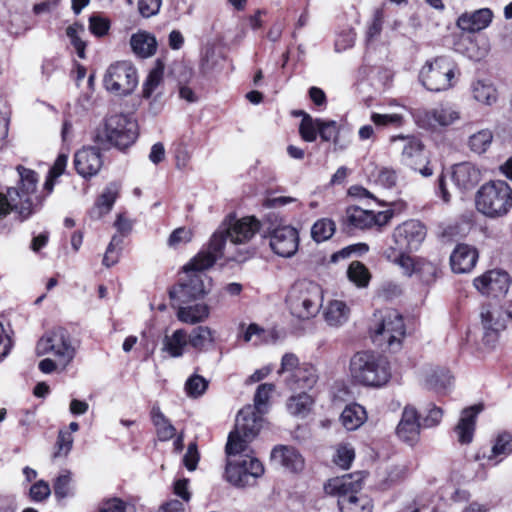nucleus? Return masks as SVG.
<instances>
[{
    "mask_svg": "<svg viewBox=\"0 0 512 512\" xmlns=\"http://www.w3.org/2000/svg\"><path fill=\"white\" fill-rule=\"evenodd\" d=\"M223 237L216 234L210 239L208 248L200 251L184 266L186 279L170 291L175 301L191 302L203 298L211 289V278L204 271L214 265L222 257Z\"/></svg>",
    "mask_w": 512,
    "mask_h": 512,
    "instance_id": "1",
    "label": "nucleus"
},
{
    "mask_svg": "<svg viewBox=\"0 0 512 512\" xmlns=\"http://www.w3.org/2000/svg\"><path fill=\"white\" fill-rule=\"evenodd\" d=\"M226 465L224 479L237 488L251 487L263 476V464L250 453L249 448L226 443Z\"/></svg>",
    "mask_w": 512,
    "mask_h": 512,
    "instance_id": "2",
    "label": "nucleus"
},
{
    "mask_svg": "<svg viewBox=\"0 0 512 512\" xmlns=\"http://www.w3.org/2000/svg\"><path fill=\"white\" fill-rule=\"evenodd\" d=\"M349 373L355 383L367 387H382L391 378L388 360L372 351L355 353L350 359Z\"/></svg>",
    "mask_w": 512,
    "mask_h": 512,
    "instance_id": "3",
    "label": "nucleus"
},
{
    "mask_svg": "<svg viewBox=\"0 0 512 512\" xmlns=\"http://www.w3.org/2000/svg\"><path fill=\"white\" fill-rule=\"evenodd\" d=\"M361 473L346 474L330 479L324 486L325 492L338 497L342 512H371L373 505L365 495H357L362 489Z\"/></svg>",
    "mask_w": 512,
    "mask_h": 512,
    "instance_id": "4",
    "label": "nucleus"
},
{
    "mask_svg": "<svg viewBox=\"0 0 512 512\" xmlns=\"http://www.w3.org/2000/svg\"><path fill=\"white\" fill-rule=\"evenodd\" d=\"M138 137V124L129 114H113L95 131L94 140L101 145H113L125 149Z\"/></svg>",
    "mask_w": 512,
    "mask_h": 512,
    "instance_id": "5",
    "label": "nucleus"
},
{
    "mask_svg": "<svg viewBox=\"0 0 512 512\" xmlns=\"http://www.w3.org/2000/svg\"><path fill=\"white\" fill-rule=\"evenodd\" d=\"M477 210L489 218L506 216L512 209V188L504 180L483 184L476 193Z\"/></svg>",
    "mask_w": 512,
    "mask_h": 512,
    "instance_id": "6",
    "label": "nucleus"
},
{
    "mask_svg": "<svg viewBox=\"0 0 512 512\" xmlns=\"http://www.w3.org/2000/svg\"><path fill=\"white\" fill-rule=\"evenodd\" d=\"M286 301L294 317L308 320L319 313L323 302V291L314 282H297L291 287Z\"/></svg>",
    "mask_w": 512,
    "mask_h": 512,
    "instance_id": "7",
    "label": "nucleus"
},
{
    "mask_svg": "<svg viewBox=\"0 0 512 512\" xmlns=\"http://www.w3.org/2000/svg\"><path fill=\"white\" fill-rule=\"evenodd\" d=\"M19 183L17 187L7 189L8 196L14 202V209L22 220L29 218L42 206L43 198L33 194L38 184V176L35 171L23 166L17 167Z\"/></svg>",
    "mask_w": 512,
    "mask_h": 512,
    "instance_id": "8",
    "label": "nucleus"
},
{
    "mask_svg": "<svg viewBox=\"0 0 512 512\" xmlns=\"http://www.w3.org/2000/svg\"><path fill=\"white\" fill-rule=\"evenodd\" d=\"M38 356L52 355L59 359L61 370H66L76 356V347L73 345L69 333L61 328H54L46 332L36 344Z\"/></svg>",
    "mask_w": 512,
    "mask_h": 512,
    "instance_id": "9",
    "label": "nucleus"
},
{
    "mask_svg": "<svg viewBox=\"0 0 512 512\" xmlns=\"http://www.w3.org/2000/svg\"><path fill=\"white\" fill-rule=\"evenodd\" d=\"M270 226L267 229V238L271 250L278 256L290 258L298 251L299 234L291 225L284 224L274 214L267 216Z\"/></svg>",
    "mask_w": 512,
    "mask_h": 512,
    "instance_id": "10",
    "label": "nucleus"
},
{
    "mask_svg": "<svg viewBox=\"0 0 512 512\" xmlns=\"http://www.w3.org/2000/svg\"><path fill=\"white\" fill-rule=\"evenodd\" d=\"M455 67L444 57L428 60L419 72V81L431 92L446 91L453 87Z\"/></svg>",
    "mask_w": 512,
    "mask_h": 512,
    "instance_id": "11",
    "label": "nucleus"
},
{
    "mask_svg": "<svg viewBox=\"0 0 512 512\" xmlns=\"http://www.w3.org/2000/svg\"><path fill=\"white\" fill-rule=\"evenodd\" d=\"M426 235V226L419 220L412 219L399 224L392 232L393 245L385 251L386 258L391 259L396 251H417Z\"/></svg>",
    "mask_w": 512,
    "mask_h": 512,
    "instance_id": "12",
    "label": "nucleus"
},
{
    "mask_svg": "<svg viewBox=\"0 0 512 512\" xmlns=\"http://www.w3.org/2000/svg\"><path fill=\"white\" fill-rule=\"evenodd\" d=\"M262 425V415L252 405L242 408L235 421V428L230 432L227 443L232 446L249 448V443L256 437Z\"/></svg>",
    "mask_w": 512,
    "mask_h": 512,
    "instance_id": "13",
    "label": "nucleus"
},
{
    "mask_svg": "<svg viewBox=\"0 0 512 512\" xmlns=\"http://www.w3.org/2000/svg\"><path fill=\"white\" fill-rule=\"evenodd\" d=\"M405 336L403 317L395 310L387 311L373 329V341L386 343L391 350L399 349Z\"/></svg>",
    "mask_w": 512,
    "mask_h": 512,
    "instance_id": "14",
    "label": "nucleus"
},
{
    "mask_svg": "<svg viewBox=\"0 0 512 512\" xmlns=\"http://www.w3.org/2000/svg\"><path fill=\"white\" fill-rule=\"evenodd\" d=\"M103 82L109 92L116 95L130 94L138 83L136 69L129 62H116L107 69Z\"/></svg>",
    "mask_w": 512,
    "mask_h": 512,
    "instance_id": "15",
    "label": "nucleus"
},
{
    "mask_svg": "<svg viewBox=\"0 0 512 512\" xmlns=\"http://www.w3.org/2000/svg\"><path fill=\"white\" fill-rule=\"evenodd\" d=\"M416 124L423 129H435L454 124L460 119V112L450 104L434 108H418L411 112Z\"/></svg>",
    "mask_w": 512,
    "mask_h": 512,
    "instance_id": "16",
    "label": "nucleus"
},
{
    "mask_svg": "<svg viewBox=\"0 0 512 512\" xmlns=\"http://www.w3.org/2000/svg\"><path fill=\"white\" fill-rule=\"evenodd\" d=\"M225 227L216 231L211 239L216 234H221L223 237L222 256L226 250V239L230 240L232 245L243 244L248 242L254 237L260 228L259 221L254 217H243L241 219H230L228 223L224 224Z\"/></svg>",
    "mask_w": 512,
    "mask_h": 512,
    "instance_id": "17",
    "label": "nucleus"
},
{
    "mask_svg": "<svg viewBox=\"0 0 512 512\" xmlns=\"http://www.w3.org/2000/svg\"><path fill=\"white\" fill-rule=\"evenodd\" d=\"M508 311L483 308L480 314L483 329L482 342L489 350L494 349L499 341L500 333L507 326Z\"/></svg>",
    "mask_w": 512,
    "mask_h": 512,
    "instance_id": "18",
    "label": "nucleus"
},
{
    "mask_svg": "<svg viewBox=\"0 0 512 512\" xmlns=\"http://www.w3.org/2000/svg\"><path fill=\"white\" fill-rule=\"evenodd\" d=\"M393 215L392 210L374 213L371 210H365L358 206H350L346 209V223L354 229L381 228L391 221Z\"/></svg>",
    "mask_w": 512,
    "mask_h": 512,
    "instance_id": "19",
    "label": "nucleus"
},
{
    "mask_svg": "<svg viewBox=\"0 0 512 512\" xmlns=\"http://www.w3.org/2000/svg\"><path fill=\"white\" fill-rule=\"evenodd\" d=\"M411 251H396L390 261L399 265L407 276L418 274L425 282L431 281L436 273V267L424 259H414L409 253Z\"/></svg>",
    "mask_w": 512,
    "mask_h": 512,
    "instance_id": "20",
    "label": "nucleus"
},
{
    "mask_svg": "<svg viewBox=\"0 0 512 512\" xmlns=\"http://www.w3.org/2000/svg\"><path fill=\"white\" fill-rule=\"evenodd\" d=\"M509 275L501 270H490L474 279L475 288L486 295H504L509 289Z\"/></svg>",
    "mask_w": 512,
    "mask_h": 512,
    "instance_id": "21",
    "label": "nucleus"
},
{
    "mask_svg": "<svg viewBox=\"0 0 512 512\" xmlns=\"http://www.w3.org/2000/svg\"><path fill=\"white\" fill-rule=\"evenodd\" d=\"M391 142L402 141L401 162L412 169H418V165L426 163L424 155V146L422 142L414 136H392Z\"/></svg>",
    "mask_w": 512,
    "mask_h": 512,
    "instance_id": "22",
    "label": "nucleus"
},
{
    "mask_svg": "<svg viewBox=\"0 0 512 512\" xmlns=\"http://www.w3.org/2000/svg\"><path fill=\"white\" fill-rule=\"evenodd\" d=\"M420 429L421 424L417 410L411 405L405 406L396 428L397 436L409 445H414L419 439Z\"/></svg>",
    "mask_w": 512,
    "mask_h": 512,
    "instance_id": "23",
    "label": "nucleus"
},
{
    "mask_svg": "<svg viewBox=\"0 0 512 512\" xmlns=\"http://www.w3.org/2000/svg\"><path fill=\"white\" fill-rule=\"evenodd\" d=\"M74 165L76 171L82 177L96 175L102 166V158L99 149L88 147L79 150L75 154Z\"/></svg>",
    "mask_w": 512,
    "mask_h": 512,
    "instance_id": "24",
    "label": "nucleus"
},
{
    "mask_svg": "<svg viewBox=\"0 0 512 512\" xmlns=\"http://www.w3.org/2000/svg\"><path fill=\"white\" fill-rule=\"evenodd\" d=\"M210 316V307L204 302L177 301V319L188 325H196L206 321Z\"/></svg>",
    "mask_w": 512,
    "mask_h": 512,
    "instance_id": "25",
    "label": "nucleus"
},
{
    "mask_svg": "<svg viewBox=\"0 0 512 512\" xmlns=\"http://www.w3.org/2000/svg\"><path fill=\"white\" fill-rule=\"evenodd\" d=\"M492 18L493 12L489 8H481L461 14L456 25L464 32L475 33L487 28L492 22Z\"/></svg>",
    "mask_w": 512,
    "mask_h": 512,
    "instance_id": "26",
    "label": "nucleus"
},
{
    "mask_svg": "<svg viewBox=\"0 0 512 512\" xmlns=\"http://www.w3.org/2000/svg\"><path fill=\"white\" fill-rule=\"evenodd\" d=\"M478 252L468 244H458L450 256V265L455 273H469L476 265Z\"/></svg>",
    "mask_w": 512,
    "mask_h": 512,
    "instance_id": "27",
    "label": "nucleus"
},
{
    "mask_svg": "<svg viewBox=\"0 0 512 512\" xmlns=\"http://www.w3.org/2000/svg\"><path fill=\"white\" fill-rule=\"evenodd\" d=\"M319 379V373L315 366L309 363H303L291 376H285L284 382L290 390H310Z\"/></svg>",
    "mask_w": 512,
    "mask_h": 512,
    "instance_id": "28",
    "label": "nucleus"
},
{
    "mask_svg": "<svg viewBox=\"0 0 512 512\" xmlns=\"http://www.w3.org/2000/svg\"><path fill=\"white\" fill-rule=\"evenodd\" d=\"M482 409L483 406L478 404L468 407L462 411L459 422L455 427V433L459 443L469 444L472 442L476 418Z\"/></svg>",
    "mask_w": 512,
    "mask_h": 512,
    "instance_id": "29",
    "label": "nucleus"
},
{
    "mask_svg": "<svg viewBox=\"0 0 512 512\" xmlns=\"http://www.w3.org/2000/svg\"><path fill=\"white\" fill-rule=\"evenodd\" d=\"M164 67L158 63L150 70L142 85V97L157 103L164 94Z\"/></svg>",
    "mask_w": 512,
    "mask_h": 512,
    "instance_id": "30",
    "label": "nucleus"
},
{
    "mask_svg": "<svg viewBox=\"0 0 512 512\" xmlns=\"http://www.w3.org/2000/svg\"><path fill=\"white\" fill-rule=\"evenodd\" d=\"M271 459L291 472H300L304 468L302 455L291 446H277L271 452Z\"/></svg>",
    "mask_w": 512,
    "mask_h": 512,
    "instance_id": "31",
    "label": "nucleus"
},
{
    "mask_svg": "<svg viewBox=\"0 0 512 512\" xmlns=\"http://www.w3.org/2000/svg\"><path fill=\"white\" fill-rule=\"evenodd\" d=\"M452 180L460 190H470L481 180V173L473 164L464 162L453 167Z\"/></svg>",
    "mask_w": 512,
    "mask_h": 512,
    "instance_id": "32",
    "label": "nucleus"
},
{
    "mask_svg": "<svg viewBox=\"0 0 512 512\" xmlns=\"http://www.w3.org/2000/svg\"><path fill=\"white\" fill-rule=\"evenodd\" d=\"M350 316V308L342 300H330L323 309L325 322L331 327L344 325Z\"/></svg>",
    "mask_w": 512,
    "mask_h": 512,
    "instance_id": "33",
    "label": "nucleus"
},
{
    "mask_svg": "<svg viewBox=\"0 0 512 512\" xmlns=\"http://www.w3.org/2000/svg\"><path fill=\"white\" fill-rule=\"evenodd\" d=\"M189 345L188 333L185 329H177L170 335H165L162 341V351L172 358H179L184 355Z\"/></svg>",
    "mask_w": 512,
    "mask_h": 512,
    "instance_id": "34",
    "label": "nucleus"
},
{
    "mask_svg": "<svg viewBox=\"0 0 512 512\" xmlns=\"http://www.w3.org/2000/svg\"><path fill=\"white\" fill-rule=\"evenodd\" d=\"M215 330L209 326H197L188 334L189 346L198 352H204L216 342Z\"/></svg>",
    "mask_w": 512,
    "mask_h": 512,
    "instance_id": "35",
    "label": "nucleus"
},
{
    "mask_svg": "<svg viewBox=\"0 0 512 512\" xmlns=\"http://www.w3.org/2000/svg\"><path fill=\"white\" fill-rule=\"evenodd\" d=\"M118 193V185L115 183L109 184L98 197L94 208L91 210V216L99 219L109 213L118 197Z\"/></svg>",
    "mask_w": 512,
    "mask_h": 512,
    "instance_id": "36",
    "label": "nucleus"
},
{
    "mask_svg": "<svg viewBox=\"0 0 512 512\" xmlns=\"http://www.w3.org/2000/svg\"><path fill=\"white\" fill-rule=\"evenodd\" d=\"M367 419L366 410L359 404H351L345 407L340 415L342 425L348 431L358 429Z\"/></svg>",
    "mask_w": 512,
    "mask_h": 512,
    "instance_id": "37",
    "label": "nucleus"
},
{
    "mask_svg": "<svg viewBox=\"0 0 512 512\" xmlns=\"http://www.w3.org/2000/svg\"><path fill=\"white\" fill-rule=\"evenodd\" d=\"M151 420L156 428V433L160 441H168L176 434L175 427L170 420L163 414L159 406H153L150 412Z\"/></svg>",
    "mask_w": 512,
    "mask_h": 512,
    "instance_id": "38",
    "label": "nucleus"
},
{
    "mask_svg": "<svg viewBox=\"0 0 512 512\" xmlns=\"http://www.w3.org/2000/svg\"><path fill=\"white\" fill-rule=\"evenodd\" d=\"M510 453H512V435L504 432L497 436L490 453L484 457L493 465H497Z\"/></svg>",
    "mask_w": 512,
    "mask_h": 512,
    "instance_id": "39",
    "label": "nucleus"
},
{
    "mask_svg": "<svg viewBox=\"0 0 512 512\" xmlns=\"http://www.w3.org/2000/svg\"><path fill=\"white\" fill-rule=\"evenodd\" d=\"M314 405V399L306 392L292 395L288 398L286 407L289 414L304 418L306 417Z\"/></svg>",
    "mask_w": 512,
    "mask_h": 512,
    "instance_id": "40",
    "label": "nucleus"
},
{
    "mask_svg": "<svg viewBox=\"0 0 512 512\" xmlns=\"http://www.w3.org/2000/svg\"><path fill=\"white\" fill-rule=\"evenodd\" d=\"M133 51L141 57L152 56L157 48V41L154 36L147 32L134 34L130 40Z\"/></svg>",
    "mask_w": 512,
    "mask_h": 512,
    "instance_id": "41",
    "label": "nucleus"
},
{
    "mask_svg": "<svg viewBox=\"0 0 512 512\" xmlns=\"http://www.w3.org/2000/svg\"><path fill=\"white\" fill-rule=\"evenodd\" d=\"M471 89L474 99L480 103L492 105L497 100V91L489 82L478 80L472 84Z\"/></svg>",
    "mask_w": 512,
    "mask_h": 512,
    "instance_id": "42",
    "label": "nucleus"
},
{
    "mask_svg": "<svg viewBox=\"0 0 512 512\" xmlns=\"http://www.w3.org/2000/svg\"><path fill=\"white\" fill-rule=\"evenodd\" d=\"M492 141V131L490 129H482L469 137L468 147L476 154H483L491 146Z\"/></svg>",
    "mask_w": 512,
    "mask_h": 512,
    "instance_id": "43",
    "label": "nucleus"
},
{
    "mask_svg": "<svg viewBox=\"0 0 512 512\" xmlns=\"http://www.w3.org/2000/svg\"><path fill=\"white\" fill-rule=\"evenodd\" d=\"M348 279L359 288H364L369 284L371 275L366 266L359 262H352L347 270Z\"/></svg>",
    "mask_w": 512,
    "mask_h": 512,
    "instance_id": "44",
    "label": "nucleus"
},
{
    "mask_svg": "<svg viewBox=\"0 0 512 512\" xmlns=\"http://www.w3.org/2000/svg\"><path fill=\"white\" fill-rule=\"evenodd\" d=\"M335 222L329 218L317 220L311 228V236L316 242L328 240L335 233Z\"/></svg>",
    "mask_w": 512,
    "mask_h": 512,
    "instance_id": "45",
    "label": "nucleus"
},
{
    "mask_svg": "<svg viewBox=\"0 0 512 512\" xmlns=\"http://www.w3.org/2000/svg\"><path fill=\"white\" fill-rule=\"evenodd\" d=\"M299 125V134L306 142H314L317 139L320 118H313L306 112Z\"/></svg>",
    "mask_w": 512,
    "mask_h": 512,
    "instance_id": "46",
    "label": "nucleus"
},
{
    "mask_svg": "<svg viewBox=\"0 0 512 512\" xmlns=\"http://www.w3.org/2000/svg\"><path fill=\"white\" fill-rule=\"evenodd\" d=\"M426 384L430 389L441 392L452 384V376L446 370L435 369L427 375Z\"/></svg>",
    "mask_w": 512,
    "mask_h": 512,
    "instance_id": "47",
    "label": "nucleus"
},
{
    "mask_svg": "<svg viewBox=\"0 0 512 512\" xmlns=\"http://www.w3.org/2000/svg\"><path fill=\"white\" fill-rule=\"evenodd\" d=\"M84 32V26L78 23H74L66 29V35L74 47L77 56L81 59L85 58L86 43L81 38V34Z\"/></svg>",
    "mask_w": 512,
    "mask_h": 512,
    "instance_id": "48",
    "label": "nucleus"
},
{
    "mask_svg": "<svg viewBox=\"0 0 512 512\" xmlns=\"http://www.w3.org/2000/svg\"><path fill=\"white\" fill-rule=\"evenodd\" d=\"M274 389L275 386L271 383H264L258 386L254 396V405H252L256 412L261 415L266 412L270 394Z\"/></svg>",
    "mask_w": 512,
    "mask_h": 512,
    "instance_id": "49",
    "label": "nucleus"
},
{
    "mask_svg": "<svg viewBox=\"0 0 512 512\" xmlns=\"http://www.w3.org/2000/svg\"><path fill=\"white\" fill-rule=\"evenodd\" d=\"M72 476L68 470L62 471L54 481V494L57 498L63 499L72 495Z\"/></svg>",
    "mask_w": 512,
    "mask_h": 512,
    "instance_id": "50",
    "label": "nucleus"
},
{
    "mask_svg": "<svg viewBox=\"0 0 512 512\" xmlns=\"http://www.w3.org/2000/svg\"><path fill=\"white\" fill-rule=\"evenodd\" d=\"M207 388L208 381L198 374L189 377L185 383V391L187 395L192 398L201 396Z\"/></svg>",
    "mask_w": 512,
    "mask_h": 512,
    "instance_id": "51",
    "label": "nucleus"
},
{
    "mask_svg": "<svg viewBox=\"0 0 512 512\" xmlns=\"http://www.w3.org/2000/svg\"><path fill=\"white\" fill-rule=\"evenodd\" d=\"M355 458L354 448L350 444H340L336 448L334 462L337 466L348 469Z\"/></svg>",
    "mask_w": 512,
    "mask_h": 512,
    "instance_id": "52",
    "label": "nucleus"
},
{
    "mask_svg": "<svg viewBox=\"0 0 512 512\" xmlns=\"http://www.w3.org/2000/svg\"><path fill=\"white\" fill-rule=\"evenodd\" d=\"M269 333L255 323H251L243 334L245 342H252L254 345H260L267 342Z\"/></svg>",
    "mask_w": 512,
    "mask_h": 512,
    "instance_id": "53",
    "label": "nucleus"
},
{
    "mask_svg": "<svg viewBox=\"0 0 512 512\" xmlns=\"http://www.w3.org/2000/svg\"><path fill=\"white\" fill-rule=\"evenodd\" d=\"M374 181L385 187L391 188L396 185L397 182V173L392 168L381 167L376 168L375 174H373Z\"/></svg>",
    "mask_w": 512,
    "mask_h": 512,
    "instance_id": "54",
    "label": "nucleus"
},
{
    "mask_svg": "<svg viewBox=\"0 0 512 512\" xmlns=\"http://www.w3.org/2000/svg\"><path fill=\"white\" fill-rule=\"evenodd\" d=\"M299 358L293 353H285L281 358L280 368L278 370L279 375L291 376L292 373L301 367Z\"/></svg>",
    "mask_w": 512,
    "mask_h": 512,
    "instance_id": "55",
    "label": "nucleus"
},
{
    "mask_svg": "<svg viewBox=\"0 0 512 512\" xmlns=\"http://www.w3.org/2000/svg\"><path fill=\"white\" fill-rule=\"evenodd\" d=\"M339 133V127L334 120H324L320 118L318 134L322 141L328 142L335 140Z\"/></svg>",
    "mask_w": 512,
    "mask_h": 512,
    "instance_id": "56",
    "label": "nucleus"
},
{
    "mask_svg": "<svg viewBox=\"0 0 512 512\" xmlns=\"http://www.w3.org/2000/svg\"><path fill=\"white\" fill-rule=\"evenodd\" d=\"M73 445V437L69 432L60 431L56 441V451L53 454L54 458L67 456L71 451Z\"/></svg>",
    "mask_w": 512,
    "mask_h": 512,
    "instance_id": "57",
    "label": "nucleus"
},
{
    "mask_svg": "<svg viewBox=\"0 0 512 512\" xmlns=\"http://www.w3.org/2000/svg\"><path fill=\"white\" fill-rule=\"evenodd\" d=\"M13 210L15 211L14 202L8 196V191L6 194L0 192V233H6L10 230L3 221Z\"/></svg>",
    "mask_w": 512,
    "mask_h": 512,
    "instance_id": "58",
    "label": "nucleus"
},
{
    "mask_svg": "<svg viewBox=\"0 0 512 512\" xmlns=\"http://www.w3.org/2000/svg\"><path fill=\"white\" fill-rule=\"evenodd\" d=\"M193 238V232L186 227H179L175 229L168 238V245L170 247H177L181 244L190 242Z\"/></svg>",
    "mask_w": 512,
    "mask_h": 512,
    "instance_id": "59",
    "label": "nucleus"
},
{
    "mask_svg": "<svg viewBox=\"0 0 512 512\" xmlns=\"http://www.w3.org/2000/svg\"><path fill=\"white\" fill-rule=\"evenodd\" d=\"M51 494V489L48 482L39 480L35 482L29 491V495L33 501L41 502L47 499Z\"/></svg>",
    "mask_w": 512,
    "mask_h": 512,
    "instance_id": "60",
    "label": "nucleus"
},
{
    "mask_svg": "<svg viewBox=\"0 0 512 512\" xmlns=\"http://www.w3.org/2000/svg\"><path fill=\"white\" fill-rule=\"evenodd\" d=\"M371 120L375 125L387 126V125H401L403 123V115L399 113L393 114H378L373 113Z\"/></svg>",
    "mask_w": 512,
    "mask_h": 512,
    "instance_id": "61",
    "label": "nucleus"
},
{
    "mask_svg": "<svg viewBox=\"0 0 512 512\" xmlns=\"http://www.w3.org/2000/svg\"><path fill=\"white\" fill-rule=\"evenodd\" d=\"M109 21L101 16L93 15L89 18V30L97 36H104L109 30Z\"/></svg>",
    "mask_w": 512,
    "mask_h": 512,
    "instance_id": "62",
    "label": "nucleus"
},
{
    "mask_svg": "<svg viewBox=\"0 0 512 512\" xmlns=\"http://www.w3.org/2000/svg\"><path fill=\"white\" fill-rule=\"evenodd\" d=\"M31 29V25L25 19L18 15H12L9 20L8 30L11 34L19 36L24 35Z\"/></svg>",
    "mask_w": 512,
    "mask_h": 512,
    "instance_id": "63",
    "label": "nucleus"
},
{
    "mask_svg": "<svg viewBox=\"0 0 512 512\" xmlns=\"http://www.w3.org/2000/svg\"><path fill=\"white\" fill-rule=\"evenodd\" d=\"M200 455L197 449V444L192 442L188 445L187 451L183 457V463L189 471H194L199 462Z\"/></svg>",
    "mask_w": 512,
    "mask_h": 512,
    "instance_id": "64",
    "label": "nucleus"
}]
</instances>
